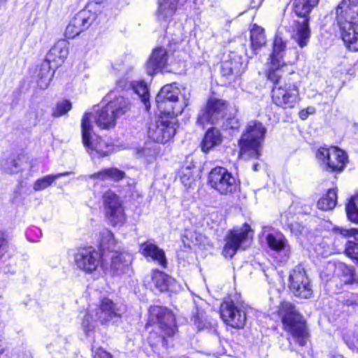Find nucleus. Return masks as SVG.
Returning <instances> with one entry per match:
<instances>
[{
	"instance_id": "nucleus-49",
	"label": "nucleus",
	"mask_w": 358,
	"mask_h": 358,
	"mask_svg": "<svg viewBox=\"0 0 358 358\" xmlns=\"http://www.w3.org/2000/svg\"><path fill=\"white\" fill-rule=\"evenodd\" d=\"M9 351L0 337V358H10Z\"/></svg>"
},
{
	"instance_id": "nucleus-41",
	"label": "nucleus",
	"mask_w": 358,
	"mask_h": 358,
	"mask_svg": "<svg viewBox=\"0 0 358 358\" xmlns=\"http://www.w3.org/2000/svg\"><path fill=\"white\" fill-rule=\"evenodd\" d=\"M55 181L53 175H48L38 179L34 184V189L35 191H41L50 186Z\"/></svg>"
},
{
	"instance_id": "nucleus-17",
	"label": "nucleus",
	"mask_w": 358,
	"mask_h": 358,
	"mask_svg": "<svg viewBox=\"0 0 358 358\" xmlns=\"http://www.w3.org/2000/svg\"><path fill=\"white\" fill-rule=\"evenodd\" d=\"M90 115L85 113L82 119V138L84 146L87 150L95 151L101 157L109 155L110 150L108 145L100 138H96V141L92 140V125L90 122Z\"/></svg>"
},
{
	"instance_id": "nucleus-3",
	"label": "nucleus",
	"mask_w": 358,
	"mask_h": 358,
	"mask_svg": "<svg viewBox=\"0 0 358 358\" xmlns=\"http://www.w3.org/2000/svg\"><path fill=\"white\" fill-rule=\"evenodd\" d=\"M190 92L183 88V93L176 83L164 85L156 96L157 108L162 113L171 118L180 115L188 106Z\"/></svg>"
},
{
	"instance_id": "nucleus-50",
	"label": "nucleus",
	"mask_w": 358,
	"mask_h": 358,
	"mask_svg": "<svg viewBox=\"0 0 358 358\" xmlns=\"http://www.w3.org/2000/svg\"><path fill=\"white\" fill-rule=\"evenodd\" d=\"M103 236H104V238H103L102 240L101 241V245L102 247H105L104 238H108L109 241H113V235L110 231H105L103 233Z\"/></svg>"
},
{
	"instance_id": "nucleus-56",
	"label": "nucleus",
	"mask_w": 358,
	"mask_h": 358,
	"mask_svg": "<svg viewBox=\"0 0 358 358\" xmlns=\"http://www.w3.org/2000/svg\"><path fill=\"white\" fill-rule=\"evenodd\" d=\"M348 1L354 5L358 4V0H348Z\"/></svg>"
},
{
	"instance_id": "nucleus-16",
	"label": "nucleus",
	"mask_w": 358,
	"mask_h": 358,
	"mask_svg": "<svg viewBox=\"0 0 358 358\" xmlns=\"http://www.w3.org/2000/svg\"><path fill=\"white\" fill-rule=\"evenodd\" d=\"M106 217L113 226L122 225L126 217L120 198L108 190L103 196Z\"/></svg>"
},
{
	"instance_id": "nucleus-18",
	"label": "nucleus",
	"mask_w": 358,
	"mask_h": 358,
	"mask_svg": "<svg viewBox=\"0 0 358 358\" xmlns=\"http://www.w3.org/2000/svg\"><path fill=\"white\" fill-rule=\"evenodd\" d=\"M94 310H95V317H97L100 324H106L108 322L119 323L124 312V308L122 306L115 303L107 298L103 299L100 305Z\"/></svg>"
},
{
	"instance_id": "nucleus-30",
	"label": "nucleus",
	"mask_w": 358,
	"mask_h": 358,
	"mask_svg": "<svg viewBox=\"0 0 358 358\" xmlns=\"http://www.w3.org/2000/svg\"><path fill=\"white\" fill-rule=\"evenodd\" d=\"M250 41L252 54L256 55L266 43L264 29L255 24L250 30Z\"/></svg>"
},
{
	"instance_id": "nucleus-57",
	"label": "nucleus",
	"mask_w": 358,
	"mask_h": 358,
	"mask_svg": "<svg viewBox=\"0 0 358 358\" xmlns=\"http://www.w3.org/2000/svg\"><path fill=\"white\" fill-rule=\"evenodd\" d=\"M258 166H259V164L257 163H255L253 164V170L257 171H258Z\"/></svg>"
},
{
	"instance_id": "nucleus-37",
	"label": "nucleus",
	"mask_w": 358,
	"mask_h": 358,
	"mask_svg": "<svg viewBox=\"0 0 358 358\" xmlns=\"http://www.w3.org/2000/svg\"><path fill=\"white\" fill-rule=\"evenodd\" d=\"M345 211L348 220L358 224V194L349 199L345 205Z\"/></svg>"
},
{
	"instance_id": "nucleus-48",
	"label": "nucleus",
	"mask_w": 358,
	"mask_h": 358,
	"mask_svg": "<svg viewBox=\"0 0 358 358\" xmlns=\"http://www.w3.org/2000/svg\"><path fill=\"white\" fill-rule=\"evenodd\" d=\"M290 229L292 233L296 236H299L303 233V231L305 230V228L299 223H294L290 225Z\"/></svg>"
},
{
	"instance_id": "nucleus-32",
	"label": "nucleus",
	"mask_w": 358,
	"mask_h": 358,
	"mask_svg": "<svg viewBox=\"0 0 358 358\" xmlns=\"http://www.w3.org/2000/svg\"><path fill=\"white\" fill-rule=\"evenodd\" d=\"M268 247L275 251H281L285 248L287 240L280 232L269 233L266 237Z\"/></svg>"
},
{
	"instance_id": "nucleus-20",
	"label": "nucleus",
	"mask_w": 358,
	"mask_h": 358,
	"mask_svg": "<svg viewBox=\"0 0 358 358\" xmlns=\"http://www.w3.org/2000/svg\"><path fill=\"white\" fill-rule=\"evenodd\" d=\"M100 261V253L92 247L80 248L75 255L76 265L86 273H92L95 271Z\"/></svg>"
},
{
	"instance_id": "nucleus-51",
	"label": "nucleus",
	"mask_w": 358,
	"mask_h": 358,
	"mask_svg": "<svg viewBox=\"0 0 358 358\" xmlns=\"http://www.w3.org/2000/svg\"><path fill=\"white\" fill-rule=\"evenodd\" d=\"M180 180H181L182 182L185 186H187V185H190V183H191V181H190V180H191V178H190L189 177H188V178H186V175H185V174H184L183 176H182L180 177Z\"/></svg>"
},
{
	"instance_id": "nucleus-38",
	"label": "nucleus",
	"mask_w": 358,
	"mask_h": 358,
	"mask_svg": "<svg viewBox=\"0 0 358 358\" xmlns=\"http://www.w3.org/2000/svg\"><path fill=\"white\" fill-rule=\"evenodd\" d=\"M337 275H342L345 279L343 282L348 284H352L355 281V273L353 267L343 263H338Z\"/></svg>"
},
{
	"instance_id": "nucleus-45",
	"label": "nucleus",
	"mask_w": 358,
	"mask_h": 358,
	"mask_svg": "<svg viewBox=\"0 0 358 358\" xmlns=\"http://www.w3.org/2000/svg\"><path fill=\"white\" fill-rule=\"evenodd\" d=\"M224 127L225 129H237L240 126L238 120L236 117L227 118L224 122Z\"/></svg>"
},
{
	"instance_id": "nucleus-52",
	"label": "nucleus",
	"mask_w": 358,
	"mask_h": 358,
	"mask_svg": "<svg viewBox=\"0 0 358 358\" xmlns=\"http://www.w3.org/2000/svg\"><path fill=\"white\" fill-rule=\"evenodd\" d=\"M127 84H128V83H127V82L126 80H119V81L117 82V87L121 88V89H122V90H123V89H124V88H126V87H127Z\"/></svg>"
},
{
	"instance_id": "nucleus-8",
	"label": "nucleus",
	"mask_w": 358,
	"mask_h": 358,
	"mask_svg": "<svg viewBox=\"0 0 358 358\" xmlns=\"http://www.w3.org/2000/svg\"><path fill=\"white\" fill-rule=\"evenodd\" d=\"M315 157L320 168L331 173L343 171L348 163L345 152L336 146L320 147Z\"/></svg>"
},
{
	"instance_id": "nucleus-39",
	"label": "nucleus",
	"mask_w": 358,
	"mask_h": 358,
	"mask_svg": "<svg viewBox=\"0 0 358 358\" xmlns=\"http://www.w3.org/2000/svg\"><path fill=\"white\" fill-rule=\"evenodd\" d=\"M338 264L327 262L320 273L321 278L326 281L329 280L334 275L338 273Z\"/></svg>"
},
{
	"instance_id": "nucleus-5",
	"label": "nucleus",
	"mask_w": 358,
	"mask_h": 358,
	"mask_svg": "<svg viewBox=\"0 0 358 358\" xmlns=\"http://www.w3.org/2000/svg\"><path fill=\"white\" fill-rule=\"evenodd\" d=\"M278 313L285 329L301 346H304L307 343L309 334L303 316L298 313L293 304L287 301L280 304Z\"/></svg>"
},
{
	"instance_id": "nucleus-4",
	"label": "nucleus",
	"mask_w": 358,
	"mask_h": 358,
	"mask_svg": "<svg viewBox=\"0 0 358 358\" xmlns=\"http://www.w3.org/2000/svg\"><path fill=\"white\" fill-rule=\"evenodd\" d=\"M113 92H110L106 96L108 103L101 109L98 110L95 115H90V120L93 117L96 124L103 129H109L115 127L116 120L127 113L131 109V102L129 99L120 95L113 98Z\"/></svg>"
},
{
	"instance_id": "nucleus-6",
	"label": "nucleus",
	"mask_w": 358,
	"mask_h": 358,
	"mask_svg": "<svg viewBox=\"0 0 358 358\" xmlns=\"http://www.w3.org/2000/svg\"><path fill=\"white\" fill-rule=\"evenodd\" d=\"M266 132V127L260 122L252 120L248 122L238 141L240 155L243 158L259 157L261 144L264 139Z\"/></svg>"
},
{
	"instance_id": "nucleus-14",
	"label": "nucleus",
	"mask_w": 358,
	"mask_h": 358,
	"mask_svg": "<svg viewBox=\"0 0 358 358\" xmlns=\"http://www.w3.org/2000/svg\"><path fill=\"white\" fill-rule=\"evenodd\" d=\"M289 287L293 294L301 299H309L313 294L312 286L306 272L301 265H298L291 271L289 277Z\"/></svg>"
},
{
	"instance_id": "nucleus-31",
	"label": "nucleus",
	"mask_w": 358,
	"mask_h": 358,
	"mask_svg": "<svg viewBox=\"0 0 358 358\" xmlns=\"http://www.w3.org/2000/svg\"><path fill=\"white\" fill-rule=\"evenodd\" d=\"M134 92L141 98L147 110L150 108L149 91L147 84L143 80L131 82L129 84Z\"/></svg>"
},
{
	"instance_id": "nucleus-28",
	"label": "nucleus",
	"mask_w": 358,
	"mask_h": 358,
	"mask_svg": "<svg viewBox=\"0 0 358 358\" xmlns=\"http://www.w3.org/2000/svg\"><path fill=\"white\" fill-rule=\"evenodd\" d=\"M126 176L123 171L117 168L111 167L102 169L101 171L94 173L90 176V178L93 180H98L101 181H114L118 182L124 178Z\"/></svg>"
},
{
	"instance_id": "nucleus-46",
	"label": "nucleus",
	"mask_w": 358,
	"mask_h": 358,
	"mask_svg": "<svg viewBox=\"0 0 358 358\" xmlns=\"http://www.w3.org/2000/svg\"><path fill=\"white\" fill-rule=\"evenodd\" d=\"M8 242L2 235L0 238V259L8 252Z\"/></svg>"
},
{
	"instance_id": "nucleus-2",
	"label": "nucleus",
	"mask_w": 358,
	"mask_h": 358,
	"mask_svg": "<svg viewBox=\"0 0 358 358\" xmlns=\"http://www.w3.org/2000/svg\"><path fill=\"white\" fill-rule=\"evenodd\" d=\"M336 20L343 41L352 51H358V9L343 0L336 8Z\"/></svg>"
},
{
	"instance_id": "nucleus-27",
	"label": "nucleus",
	"mask_w": 358,
	"mask_h": 358,
	"mask_svg": "<svg viewBox=\"0 0 358 358\" xmlns=\"http://www.w3.org/2000/svg\"><path fill=\"white\" fill-rule=\"evenodd\" d=\"M178 0H159L157 18L161 22L169 21L175 14Z\"/></svg>"
},
{
	"instance_id": "nucleus-21",
	"label": "nucleus",
	"mask_w": 358,
	"mask_h": 358,
	"mask_svg": "<svg viewBox=\"0 0 358 358\" xmlns=\"http://www.w3.org/2000/svg\"><path fill=\"white\" fill-rule=\"evenodd\" d=\"M94 17L87 10H83L78 13L70 21L66 28L65 36L69 38H73L83 30L89 27Z\"/></svg>"
},
{
	"instance_id": "nucleus-60",
	"label": "nucleus",
	"mask_w": 358,
	"mask_h": 358,
	"mask_svg": "<svg viewBox=\"0 0 358 358\" xmlns=\"http://www.w3.org/2000/svg\"><path fill=\"white\" fill-rule=\"evenodd\" d=\"M357 341H358V339H357Z\"/></svg>"
},
{
	"instance_id": "nucleus-35",
	"label": "nucleus",
	"mask_w": 358,
	"mask_h": 358,
	"mask_svg": "<svg viewBox=\"0 0 358 358\" xmlns=\"http://www.w3.org/2000/svg\"><path fill=\"white\" fill-rule=\"evenodd\" d=\"M1 166L6 173L14 174L21 170L22 161L19 156L12 155L7 158Z\"/></svg>"
},
{
	"instance_id": "nucleus-24",
	"label": "nucleus",
	"mask_w": 358,
	"mask_h": 358,
	"mask_svg": "<svg viewBox=\"0 0 358 358\" xmlns=\"http://www.w3.org/2000/svg\"><path fill=\"white\" fill-rule=\"evenodd\" d=\"M152 282L160 292H176L178 284L175 279L159 271H155L152 276Z\"/></svg>"
},
{
	"instance_id": "nucleus-11",
	"label": "nucleus",
	"mask_w": 358,
	"mask_h": 358,
	"mask_svg": "<svg viewBox=\"0 0 358 358\" xmlns=\"http://www.w3.org/2000/svg\"><path fill=\"white\" fill-rule=\"evenodd\" d=\"M208 183L220 194H233L238 188L236 178L225 168L217 166L208 174Z\"/></svg>"
},
{
	"instance_id": "nucleus-43",
	"label": "nucleus",
	"mask_w": 358,
	"mask_h": 358,
	"mask_svg": "<svg viewBox=\"0 0 358 358\" xmlns=\"http://www.w3.org/2000/svg\"><path fill=\"white\" fill-rule=\"evenodd\" d=\"M140 153L145 157H152L158 153V148L154 143H146L141 150Z\"/></svg>"
},
{
	"instance_id": "nucleus-34",
	"label": "nucleus",
	"mask_w": 358,
	"mask_h": 358,
	"mask_svg": "<svg viewBox=\"0 0 358 358\" xmlns=\"http://www.w3.org/2000/svg\"><path fill=\"white\" fill-rule=\"evenodd\" d=\"M100 324L97 317H95V310H90L84 316L81 327L83 331L87 335L90 332L94 331Z\"/></svg>"
},
{
	"instance_id": "nucleus-54",
	"label": "nucleus",
	"mask_w": 358,
	"mask_h": 358,
	"mask_svg": "<svg viewBox=\"0 0 358 358\" xmlns=\"http://www.w3.org/2000/svg\"><path fill=\"white\" fill-rule=\"evenodd\" d=\"M70 174V172H64V173H59L55 175H53V177L55 180L58 179L62 176H69Z\"/></svg>"
},
{
	"instance_id": "nucleus-26",
	"label": "nucleus",
	"mask_w": 358,
	"mask_h": 358,
	"mask_svg": "<svg viewBox=\"0 0 358 358\" xmlns=\"http://www.w3.org/2000/svg\"><path fill=\"white\" fill-rule=\"evenodd\" d=\"M132 257L129 253H118L111 258L110 269L114 275H121L129 269Z\"/></svg>"
},
{
	"instance_id": "nucleus-29",
	"label": "nucleus",
	"mask_w": 358,
	"mask_h": 358,
	"mask_svg": "<svg viewBox=\"0 0 358 358\" xmlns=\"http://www.w3.org/2000/svg\"><path fill=\"white\" fill-rule=\"evenodd\" d=\"M222 137L219 129L212 127L206 132L205 136L201 143V150L204 152H208L213 147L220 145L222 143Z\"/></svg>"
},
{
	"instance_id": "nucleus-7",
	"label": "nucleus",
	"mask_w": 358,
	"mask_h": 358,
	"mask_svg": "<svg viewBox=\"0 0 358 358\" xmlns=\"http://www.w3.org/2000/svg\"><path fill=\"white\" fill-rule=\"evenodd\" d=\"M320 0H293L292 6L296 15L303 17L299 23L292 37L300 48L306 46L309 42L310 31L308 25V15L311 10L318 4Z\"/></svg>"
},
{
	"instance_id": "nucleus-53",
	"label": "nucleus",
	"mask_w": 358,
	"mask_h": 358,
	"mask_svg": "<svg viewBox=\"0 0 358 358\" xmlns=\"http://www.w3.org/2000/svg\"><path fill=\"white\" fill-rule=\"evenodd\" d=\"M28 115L29 116H34V124H36V120H37V114L35 110L31 109L30 111L28 112Z\"/></svg>"
},
{
	"instance_id": "nucleus-44",
	"label": "nucleus",
	"mask_w": 358,
	"mask_h": 358,
	"mask_svg": "<svg viewBox=\"0 0 358 358\" xmlns=\"http://www.w3.org/2000/svg\"><path fill=\"white\" fill-rule=\"evenodd\" d=\"M334 230L336 232L343 235L344 236H353L356 241H358V229H346L340 227L334 228Z\"/></svg>"
},
{
	"instance_id": "nucleus-42",
	"label": "nucleus",
	"mask_w": 358,
	"mask_h": 358,
	"mask_svg": "<svg viewBox=\"0 0 358 358\" xmlns=\"http://www.w3.org/2000/svg\"><path fill=\"white\" fill-rule=\"evenodd\" d=\"M345 253L358 263V243L348 241L345 244Z\"/></svg>"
},
{
	"instance_id": "nucleus-10",
	"label": "nucleus",
	"mask_w": 358,
	"mask_h": 358,
	"mask_svg": "<svg viewBox=\"0 0 358 358\" xmlns=\"http://www.w3.org/2000/svg\"><path fill=\"white\" fill-rule=\"evenodd\" d=\"M227 103L222 99L210 98L197 116V124L204 127L206 124H217L226 115Z\"/></svg>"
},
{
	"instance_id": "nucleus-15",
	"label": "nucleus",
	"mask_w": 358,
	"mask_h": 358,
	"mask_svg": "<svg viewBox=\"0 0 358 358\" xmlns=\"http://www.w3.org/2000/svg\"><path fill=\"white\" fill-rule=\"evenodd\" d=\"M152 320L155 319L161 331L163 339L166 336L171 337L176 331L175 317L173 313L165 307L154 306L149 309Z\"/></svg>"
},
{
	"instance_id": "nucleus-55",
	"label": "nucleus",
	"mask_w": 358,
	"mask_h": 358,
	"mask_svg": "<svg viewBox=\"0 0 358 358\" xmlns=\"http://www.w3.org/2000/svg\"><path fill=\"white\" fill-rule=\"evenodd\" d=\"M99 358H112L111 355L105 352V351H102L99 355Z\"/></svg>"
},
{
	"instance_id": "nucleus-23",
	"label": "nucleus",
	"mask_w": 358,
	"mask_h": 358,
	"mask_svg": "<svg viewBox=\"0 0 358 358\" xmlns=\"http://www.w3.org/2000/svg\"><path fill=\"white\" fill-rule=\"evenodd\" d=\"M140 252L145 257H150L164 268L166 266L167 262L164 250L160 249L153 242L148 241L141 244Z\"/></svg>"
},
{
	"instance_id": "nucleus-33",
	"label": "nucleus",
	"mask_w": 358,
	"mask_h": 358,
	"mask_svg": "<svg viewBox=\"0 0 358 358\" xmlns=\"http://www.w3.org/2000/svg\"><path fill=\"white\" fill-rule=\"evenodd\" d=\"M337 203V192L334 189H329L327 193L317 201L318 208L322 210L333 209Z\"/></svg>"
},
{
	"instance_id": "nucleus-58",
	"label": "nucleus",
	"mask_w": 358,
	"mask_h": 358,
	"mask_svg": "<svg viewBox=\"0 0 358 358\" xmlns=\"http://www.w3.org/2000/svg\"><path fill=\"white\" fill-rule=\"evenodd\" d=\"M348 343V346H349V348H351V349H354L355 346H354L353 345H351V344H350V343Z\"/></svg>"
},
{
	"instance_id": "nucleus-59",
	"label": "nucleus",
	"mask_w": 358,
	"mask_h": 358,
	"mask_svg": "<svg viewBox=\"0 0 358 358\" xmlns=\"http://www.w3.org/2000/svg\"><path fill=\"white\" fill-rule=\"evenodd\" d=\"M298 57H299V56H298V55H296L295 56L294 59H295V60H296V59H298Z\"/></svg>"
},
{
	"instance_id": "nucleus-13",
	"label": "nucleus",
	"mask_w": 358,
	"mask_h": 358,
	"mask_svg": "<svg viewBox=\"0 0 358 358\" xmlns=\"http://www.w3.org/2000/svg\"><path fill=\"white\" fill-rule=\"evenodd\" d=\"M220 316L227 325L241 329L246 322V308L243 304L226 301L221 304Z\"/></svg>"
},
{
	"instance_id": "nucleus-9",
	"label": "nucleus",
	"mask_w": 358,
	"mask_h": 358,
	"mask_svg": "<svg viewBox=\"0 0 358 358\" xmlns=\"http://www.w3.org/2000/svg\"><path fill=\"white\" fill-rule=\"evenodd\" d=\"M69 43L65 40L58 41L53 47L49 50L46 55L45 61L42 64L43 69L48 68L47 75L43 78L41 76L38 80V85L42 88L45 89L48 87L50 80V76L53 71L62 65L69 55Z\"/></svg>"
},
{
	"instance_id": "nucleus-36",
	"label": "nucleus",
	"mask_w": 358,
	"mask_h": 358,
	"mask_svg": "<svg viewBox=\"0 0 358 358\" xmlns=\"http://www.w3.org/2000/svg\"><path fill=\"white\" fill-rule=\"evenodd\" d=\"M191 321L199 331L208 329L211 327L212 321L208 318L205 312L196 310V313H194Z\"/></svg>"
},
{
	"instance_id": "nucleus-1",
	"label": "nucleus",
	"mask_w": 358,
	"mask_h": 358,
	"mask_svg": "<svg viewBox=\"0 0 358 358\" xmlns=\"http://www.w3.org/2000/svg\"><path fill=\"white\" fill-rule=\"evenodd\" d=\"M286 50V41L280 34H277L273 43V51L267 62L266 75L273 83L272 90L273 101L282 108H292L299 101V90L294 78H284L282 72L286 64L284 55Z\"/></svg>"
},
{
	"instance_id": "nucleus-25",
	"label": "nucleus",
	"mask_w": 358,
	"mask_h": 358,
	"mask_svg": "<svg viewBox=\"0 0 358 358\" xmlns=\"http://www.w3.org/2000/svg\"><path fill=\"white\" fill-rule=\"evenodd\" d=\"M245 69L241 57L233 54L230 59L222 63L221 73L223 76L229 78L231 76H239Z\"/></svg>"
},
{
	"instance_id": "nucleus-12",
	"label": "nucleus",
	"mask_w": 358,
	"mask_h": 358,
	"mask_svg": "<svg viewBox=\"0 0 358 358\" xmlns=\"http://www.w3.org/2000/svg\"><path fill=\"white\" fill-rule=\"evenodd\" d=\"M250 231V227L248 224H244L242 227L230 230L225 238L223 255L231 258L239 248L245 249L249 242Z\"/></svg>"
},
{
	"instance_id": "nucleus-19",
	"label": "nucleus",
	"mask_w": 358,
	"mask_h": 358,
	"mask_svg": "<svg viewBox=\"0 0 358 358\" xmlns=\"http://www.w3.org/2000/svg\"><path fill=\"white\" fill-rule=\"evenodd\" d=\"M175 125L173 122L159 117L150 124L148 137L155 142L166 143L175 135Z\"/></svg>"
},
{
	"instance_id": "nucleus-47",
	"label": "nucleus",
	"mask_w": 358,
	"mask_h": 358,
	"mask_svg": "<svg viewBox=\"0 0 358 358\" xmlns=\"http://www.w3.org/2000/svg\"><path fill=\"white\" fill-rule=\"evenodd\" d=\"M315 108L314 107L308 106V108L301 110L299 112V115L301 120H305L308 117L309 115H312L315 113Z\"/></svg>"
},
{
	"instance_id": "nucleus-40",
	"label": "nucleus",
	"mask_w": 358,
	"mask_h": 358,
	"mask_svg": "<svg viewBox=\"0 0 358 358\" xmlns=\"http://www.w3.org/2000/svg\"><path fill=\"white\" fill-rule=\"evenodd\" d=\"M71 109V103L69 101L64 100L57 103L55 108L52 110V116L57 117L65 115Z\"/></svg>"
},
{
	"instance_id": "nucleus-22",
	"label": "nucleus",
	"mask_w": 358,
	"mask_h": 358,
	"mask_svg": "<svg viewBox=\"0 0 358 358\" xmlns=\"http://www.w3.org/2000/svg\"><path fill=\"white\" fill-rule=\"evenodd\" d=\"M168 61V54L165 48H155L145 65V70L148 75L152 76L161 71Z\"/></svg>"
}]
</instances>
